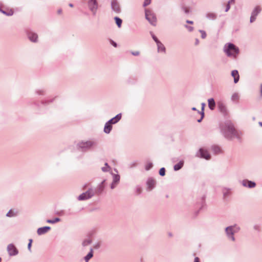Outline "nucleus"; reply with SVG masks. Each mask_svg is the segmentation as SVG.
Segmentation results:
<instances>
[{
    "mask_svg": "<svg viewBox=\"0 0 262 262\" xmlns=\"http://www.w3.org/2000/svg\"><path fill=\"white\" fill-rule=\"evenodd\" d=\"M221 133L224 136L228 139L237 138L239 139L243 134L241 130L236 129L233 124L230 121L226 122L221 127Z\"/></svg>",
    "mask_w": 262,
    "mask_h": 262,
    "instance_id": "1",
    "label": "nucleus"
},
{
    "mask_svg": "<svg viewBox=\"0 0 262 262\" xmlns=\"http://www.w3.org/2000/svg\"><path fill=\"white\" fill-rule=\"evenodd\" d=\"M223 51L226 55L232 59H236L239 54V49L232 43H226L223 47Z\"/></svg>",
    "mask_w": 262,
    "mask_h": 262,
    "instance_id": "2",
    "label": "nucleus"
},
{
    "mask_svg": "<svg viewBox=\"0 0 262 262\" xmlns=\"http://www.w3.org/2000/svg\"><path fill=\"white\" fill-rule=\"evenodd\" d=\"M240 229L239 226L236 224L226 227L225 229V233L228 239L232 242H234L235 241L234 234L239 232Z\"/></svg>",
    "mask_w": 262,
    "mask_h": 262,
    "instance_id": "3",
    "label": "nucleus"
},
{
    "mask_svg": "<svg viewBox=\"0 0 262 262\" xmlns=\"http://www.w3.org/2000/svg\"><path fill=\"white\" fill-rule=\"evenodd\" d=\"M96 142L92 140H88L79 142L77 144V147L82 151H86L92 149L96 146Z\"/></svg>",
    "mask_w": 262,
    "mask_h": 262,
    "instance_id": "4",
    "label": "nucleus"
},
{
    "mask_svg": "<svg viewBox=\"0 0 262 262\" xmlns=\"http://www.w3.org/2000/svg\"><path fill=\"white\" fill-rule=\"evenodd\" d=\"M145 17L149 23L152 26L156 25L157 18L155 14L150 10H145Z\"/></svg>",
    "mask_w": 262,
    "mask_h": 262,
    "instance_id": "5",
    "label": "nucleus"
},
{
    "mask_svg": "<svg viewBox=\"0 0 262 262\" xmlns=\"http://www.w3.org/2000/svg\"><path fill=\"white\" fill-rule=\"evenodd\" d=\"M94 194L95 192L94 190L92 188H90L86 192H83L79 195L78 197V200L79 201H84L88 200L94 196Z\"/></svg>",
    "mask_w": 262,
    "mask_h": 262,
    "instance_id": "6",
    "label": "nucleus"
},
{
    "mask_svg": "<svg viewBox=\"0 0 262 262\" xmlns=\"http://www.w3.org/2000/svg\"><path fill=\"white\" fill-rule=\"evenodd\" d=\"M261 11V8L260 6H256L254 7L251 12V15L250 18V23H253L256 20L257 16L260 13Z\"/></svg>",
    "mask_w": 262,
    "mask_h": 262,
    "instance_id": "7",
    "label": "nucleus"
},
{
    "mask_svg": "<svg viewBox=\"0 0 262 262\" xmlns=\"http://www.w3.org/2000/svg\"><path fill=\"white\" fill-rule=\"evenodd\" d=\"M88 5L90 11L94 15H95L98 7L97 0H89Z\"/></svg>",
    "mask_w": 262,
    "mask_h": 262,
    "instance_id": "8",
    "label": "nucleus"
},
{
    "mask_svg": "<svg viewBox=\"0 0 262 262\" xmlns=\"http://www.w3.org/2000/svg\"><path fill=\"white\" fill-rule=\"evenodd\" d=\"M196 156L205 159L206 160H209L210 159V155L208 151L207 150L203 148H201L199 149V150L196 154Z\"/></svg>",
    "mask_w": 262,
    "mask_h": 262,
    "instance_id": "9",
    "label": "nucleus"
},
{
    "mask_svg": "<svg viewBox=\"0 0 262 262\" xmlns=\"http://www.w3.org/2000/svg\"><path fill=\"white\" fill-rule=\"evenodd\" d=\"M7 251L10 256L16 255L18 251L13 244H10L7 246Z\"/></svg>",
    "mask_w": 262,
    "mask_h": 262,
    "instance_id": "10",
    "label": "nucleus"
},
{
    "mask_svg": "<svg viewBox=\"0 0 262 262\" xmlns=\"http://www.w3.org/2000/svg\"><path fill=\"white\" fill-rule=\"evenodd\" d=\"M111 8L112 10L116 13L121 12V8L117 0H112Z\"/></svg>",
    "mask_w": 262,
    "mask_h": 262,
    "instance_id": "11",
    "label": "nucleus"
},
{
    "mask_svg": "<svg viewBox=\"0 0 262 262\" xmlns=\"http://www.w3.org/2000/svg\"><path fill=\"white\" fill-rule=\"evenodd\" d=\"M242 185L249 188H253L256 186V183L254 182L248 180H244L241 182Z\"/></svg>",
    "mask_w": 262,
    "mask_h": 262,
    "instance_id": "12",
    "label": "nucleus"
},
{
    "mask_svg": "<svg viewBox=\"0 0 262 262\" xmlns=\"http://www.w3.org/2000/svg\"><path fill=\"white\" fill-rule=\"evenodd\" d=\"M122 114L121 113H119L117 114L115 117L107 121V124H110L111 125L116 124L120 120Z\"/></svg>",
    "mask_w": 262,
    "mask_h": 262,
    "instance_id": "13",
    "label": "nucleus"
},
{
    "mask_svg": "<svg viewBox=\"0 0 262 262\" xmlns=\"http://www.w3.org/2000/svg\"><path fill=\"white\" fill-rule=\"evenodd\" d=\"M51 229L50 227L45 226L43 227L39 228L37 230L38 235H41L48 232Z\"/></svg>",
    "mask_w": 262,
    "mask_h": 262,
    "instance_id": "14",
    "label": "nucleus"
},
{
    "mask_svg": "<svg viewBox=\"0 0 262 262\" xmlns=\"http://www.w3.org/2000/svg\"><path fill=\"white\" fill-rule=\"evenodd\" d=\"M217 107L219 111L222 113H226L227 112V108L225 104L221 102H218L217 103Z\"/></svg>",
    "mask_w": 262,
    "mask_h": 262,
    "instance_id": "15",
    "label": "nucleus"
},
{
    "mask_svg": "<svg viewBox=\"0 0 262 262\" xmlns=\"http://www.w3.org/2000/svg\"><path fill=\"white\" fill-rule=\"evenodd\" d=\"M155 181L154 179L151 178L148 179L146 182L148 190H151L153 189L155 187Z\"/></svg>",
    "mask_w": 262,
    "mask_h": 262,
    "instance_id": "16",
    "label": "nucleus"
},
{
    "mask_svg": "<svg viewBox=\"0 0 262 262\" xmlns=\"http://www.w3.org/2000/svg\"><path fill=\"white\" fill-rule=\"evenodd\" d=\"M208 107L210 110L213 111L215 107V102L213 98H209L208 99Z\"/></svg>",
    "mask_w": 262,
    "mask_h": 262,
    "instance_id": "17",
    "label": "nucleus"
},
{
    "mask_svg": "<svg viewBox=\"0 0 262 262\" xmlns=\"http://www.w3.org/2000/svg\"><path fill=\"white\" fill-rule=\"evenodd\" d=\"M231 75L234 78V83H237L238 81L239 78L238 71L236 70H233L231 72Z\"/></svg>",
    "mask_w": 262,
    "mask_h": 262,
    "instance_id": "18",
    "label": "nucleus"
},
{
    "mask_svg": "<svg viewBox=\"0 0 262 262\" xmlns=\"http://www.w3.org/2000/svg\"><path fill=\"white\" fill-rule=\"evenodd\" d=\"M157 48H158V52H161L165 53L166 51L165 48L163 44L160 41L158 42L157 43Z\"/></svg>",
    "mask_w": 262,
    "mask_h": 262,
    "instance_id": "19",
    "label": "nucleus"
},
{
    "mask_svg": "<svg viewBox=\"0 0 262 262\" xmlns=\"http://www.w3.org/2000/svg\"><path fill=\"white\" fill-rule=\"evenodd\" d=\"M29 39L32 42H36L38 38V36L36 33H30L28 34Z\"/></svg>",
    "mask_w": 262,
    "mask_h": 262,
    "instance_id": "20",
    "label": "nucleus"
},
{
    "mask_svg": "<svg viewBox=\"0 0 262 262\" xmlns=\"http://www.w3.org/2000/svg\"><path fill=\"white\" fill-rule=\"evenodd\" d=\"M112 129V126L110 124H107L106 122L104 127V132L106 134H109Z\"/></svg>",
    "mask_w": 262,
    "mask_h": 262,
    "instance_id": "21",
    "label": "nucleus"
},
{
    "mask_svg": "<svg viewBox=\"0 0 262 262\" xmlns=\"http://www.w3.org/2000/svg\"><path fill=\"white\" fill-rule=\"evenodd\" d=\"M184 165V161L181 160L179 161L178 163L175 164L173 166V169L175 171H178L181 169V168Z\"/></svg>",
    "mask_w": 262,
    "mask_h": 262,
    "instance_id": "22",
    "label": "nucleus"
},
{
    "mask_svg": "<svg viewBox=\"0 0 262 262\" xmlns=\"http://www.w3.org/2000/svg\"><path fill=\"white\" fill-rule=\"evenodd\" d=\"M93 256V250L91 248L89 253L84 257L85 262H89V260Z\"/></svg>",
    "mask_w": 262,
    "mask_h": 262,
    "instance_id": "23",
    "label": "nucleus"
},
{
    "mask_svg": "<svg viewBox=\"0 0 262 262\" xmlns=\"http://www.w3.org/2000/svg\"><path fill=\"white\" fill-rule=\"evenodd\" d=\"M206 17L210 20H214L216 18V15L212 12L208 13L206 14Z\"/></svg>",
    "mask_w": 262,
    "mask_h": 262,
    "instance_id": "24",
    "label": "nucleus"
},
{
    "mask_svg": "<svg viewBox=\"0 0 262 262\" xmlns=\"http://www.w3.org/2000/svg\"><path fill=\"white\" fill-rule=\"evenodd\" d=\"M211 150L215 154H219L221 152V149L220 147L217 146H212L211 147Z\"/></svg>",
    "mask_w": 262,
    "mask_h": 262,
    "instance_id": "25",
    "label": "nucleus"
},
{
    "mask_svg": "<svg viewBox=\"0 0 262 262\" xmlns=\"http://www.w3.org/2000/svg\"><path fill=\"white\" fill-rule=\"evenodd\" d=\"M231 100L233 101H237L239 99V96L238 93H233L231 97Z\"/></svg>",
    "mask_w": 262,
    "mask_h": 262,
    "instance_id": "26",
    "label": "nucleus"
},
{
    "mask_svg": "<svg viewBox=\"0 0 262 262\" xmlns=\"http://www.w3.org/2000/svg\"><path fill=\"white\" fill-rule=\"evenodd\" d=\"M230 188H224L222 190L224 196L225 197L228 196L230 193Z\"/></svg>",
    "mask_w": 262,
    "mask_h": 262,
    "instance_id": "27",
    "label": "nucleus"
},
{
    "mask_svg": "<svg viewBox=\"0 0 262 262\" xmlns=\"http://www.w3.org/2000/svg\"><path fill=\"white\" fill-rule=\"evenodd\" d=\"M17 215V212H14V211L10 210L9 211V212L7 213L6 216L7 217H14L15 216Z\"/></svg>",
    "mask_w": 262,
    "mask_h": 262,
    "instance_id": "28",
    "label": "nucleus"
},
{
    "mask_svg": "<svg viewBox=\"0 0 262 262\" xmlns=\"http://www.w3.org/2000/svg\"><path fill=\"white\" fill-rule=\"evenodd\" d=\"M114 19L115 20L116 23L118 27L120 28L121 26L122 23V19H120V18H119L118 17H115L114 18Z\"/></svg>",
    "mask_w": 262,
    "mask_h": 262,
    "instance_id": "29",
    "label": "nucleus"
},
{
    "mask_svg": "<svg viewBox=\"0 0 262 262\" xmlns=\"http://www.w3.org/2000/svg\"><path fill=\"white\" fill-rule=\"evenodd\" d=\"M60 221V219L59 218L56 217L53 220H48L47 221V222L48 223L54 224V223L59 222Z\"/></svg>",
    "mask_w": 262,
    "mask_h": 262,
    "instance_id": "30",
    "label": "nucleus"
},
{
    "mask_svg": "<svg viewBox=\"0 0 262 262\" xmlns=\"http://www.w3.org/2000/svg\"><path fill=\"white\" fill-rule=\"evenodd\" d=\"M110 167L108 166V164L107 163H105V164H104V167H102L101 168V170L103 171V172H107V171H108L110 169Z\"/></svg>",
    "mask_w": 262,
    "mask_h": 262,
    "instance_id": "31",
    "label": "nucleus"
},
{
    "mask_svg": "<svg viewBox=\"0 0 262 262\" xmlns=\"http://www.w3.org/2000/svg\"><path fill=\"white\" fill-rule=\"evenodd\" d=\"M113 181L115 182H118L119 183V181H120V176L118 174H113Z\"/></svg>",
    "mask_w": 262,
    "mask_h": 262,
    "instance_id": "32",
    "label": "nucleus"
},
{
    "mask_svg": "<svg viewBox=\"0 0 262 262\" xmlns=\"http://www.w3.org/2000/svg\"><path fill=\"white\" fill-rule=\"evenodd\" d=\"M91 243H92V240L90 239H87L83 242L82 245L83 246H87L91 244Z\"/></svg>",
    "mask_w": 262,
    "mask_h": 262,
    "instance_id": "33",
    "label": "nucleus"
},
{
    "mask_svg": "<svg viewBox=\"0 0 262 262\" xmlns=\"http://www.w3.org/2000/svg\"><path fill=\"white\" fill-rule=\"evenodd\" d=\"M159 174L161 176H164L165 174V169L164 167L161 168L159 170Z\"/></svg>",
    "mask_w": 262,
    "mask_h": 262,
    "instance_id": "34",
    "label": "nucleus"
},
{
    "mask_svg": "<svg viewBox=\"0 0 262 262\" xmlns=\"http://www.w3.org/2000/svg\"><path fill=\"white\" fill-rule=\"evenodd\" d=\"M199 32L201 34V37L202 38L204 39L206 37V33L204 30H199Z\"/></svg>",
    "mask_w": 262,
    "mask_h": 262,
    "instance_id": "35",
    "label": "nucleus"
},
{
    "mask_svg": "<svg viewBox=\"0 0 262 262\" xmlns=\"http://www.w3.org/2000/svg\"><path fill=\"white\" fill-rule=\"evenodd\" d=\"M151 3V0H144V2L143 3V7H146L149 5Z\"/></svg>",
    "mask_w": 262,
    "mask_h": 262,
    "instance_id": "36",
    "label": "nucleus"
},
{
    "mask_svg": "<svg viewBox=\"0 0 262 262\" xmlns=\"http://www.w3.org/2000/svg\"><path fill=\"white\" fill-rule=\"evenodd\" d=\"M152 167V164L151 163H149L146 164L145 166L146 170H148L150 169Z\"/></svg>",
    "mask_w": 262,
    "mask_h": 262,
    "instance_id": "37",
    "label": "nucleus"
},
{
    "mask_svg": "<svg viewBox=\"0 0 262 262\" xmlns=\"http://www.w3.org/2000/svg\"><path fill=\"white\" fill-rule=\"evenodd\" d=\"M184 27L188 29V30L189 31V32H192L193 30V28L191 26H189L187 25H185L184 26Z\"/></svg>",
    "mask_w": 262,
    "mask_h": 262,
    "instance_id": "38",
    "label": "nucleus"
},
{
    "mask_svg": "<svg viewBox=\"0 0 262 262\" xmlns=\"http://www.w3.org/2000/svg\"><path fill=\"white\" fill-rule=\"evenodd\" d=\"M118 184V182H115L113 181V182L111 184V189H114V188H115Z\"/></svg>",
    "mask_w": 262,
    "mask_h": 262,
    "instance_id": "39",
    "label": "nucleus"
},
{
    "mask_svg": "<svg viewBox=\"0 0 262 262\" xmlns=\"http://www.w3.org/2000/svg\"><path fill=\"white\" fill-rule=\"evenodd\" d=\"M118 184V182H115L113 181V182L111 184V189H114V188H115Z\"/></svg>",
    "mask_w": 262,
    "mask_h": 262,
    "instance_id": "40",
    "label": "nucleus"
},
{
    "mask_svg": "<svg viewBox=\"0 0 262 262\" xmlns=\"http://www.w3.org/2000/svg\"><path fill=\"white\" fill-rule=\"evenodd\" d=\"M182 9L186 14H188L190 12L189 9L186 7H183Z\"/></svg>",
    "mask_w": 262,
    "mask_h": 262,
    "instance_id": "41",
    "label": "nucleus"
},
{
    "mask_svg": "<svg viewBox=\"0 0 262 262\" xmlns=\"http://www.w3.org/2000/svg\"><path fill=\"white\" fill-rule=\"evenodd\" d=\"M152 38L155 40V41L157 43L160 41L158 39V38L156 37V36L152 33H151Z\"/></svg>",
    "mask_w": 262,
    "mask_h": 262,
    "instance_id": "42",
    "label": "nucleus"
},
{
    "mask_svg": "<svg viewBox=\"0 0 262 262\" xmlns=\"http://www.w3.org/2000/svg\"><path fill=\"white\" fill-rule=\"evenodd\" d=\"M32 242V239H29V243L28 245V248L29 250H30V251H31V247Z\"/></svg>",
    "mask_w": 262,
    "mask_h": 262,
    "instance_id": "43",
    "label": "nucleus"
},
{
    "mask_svg": "<svg viewBox=\"0 0 262 262\" xmlns=\"http://www.w3.org/2000/svg\"><path fill=\"white\" fill-rule=\"evenodd\" d=\"M132 54L134 56H138L140 54L139 51H135V52H132Z\"/></svg>",
    "mask_w": 262,
    "mask_h": 262,
    "instance_id": "44",
    "label": "nucleus"
},
{
    "mask_svg": "<svg viewBox=\"0 0 262 262\" xmlns=\"http://www.w3.org/2000/svg\"><path fill=\"white\" fill-rule=\"evenodd\" d=\"M204 116V112H201V118L200 119L198 120V122H200L202 121V119L203 118Z\"/></svg>",
    "mask_w": 262,
    "mask_h": 262,
    "instance_id": "45",
    "label": "nucleus"
},
{
    "mask_svg": "<svg viewBox=\"0 0 262 262\" xmlns=\"http://www.w3.org/2000/svg\"><path fill=\"white\" fill-rule=\"evenodd\" d=\"M136 191L138 194L140 193L141 192V188L140 187H137L136 188Z\"/></svg>",
    "mask_w": 262,
    "mask_h": 262,
    "instance_id": "46",
    "label": "nucleus"
},
{
    "mask_svg": "<svg viewBox=\"0 0 262 262\" xmlns=\"http://www.w3.org/2000/svg\"><path fill=\"white\" fill-rule=\"evenodd\" d=\"M111 44H112L114 47H117V43H116V42H115V41H114L113 40H111Z\"/></svg>",
    "mask_w": 262,
    "mask_h": 262,
    "instance_id": "47",
    "label": "nucleus"
},
{
    "mask_svg": "<svg viewBox=\"0 0 262 262\" xmlns=\"http://www.w3.org/2000/svg\"><path fill=\"white\" fill-rule=\"evenodd\" d=\"M230 8V5H229V4H228L227 5V7H226V8L225 11H226V12H227V11L229 10Z\"/></svg>",
    "mask_w": 262,
    "mask_h": 262,
    "instance_id": "48",
    "label": "nucleus"
},
{
    "mask_svg": "<svg viewBox=\"0 0 262 262\" xmlns=\"http://www.w3.org/2000/svg\"><path fill=\"white\" fill-rule=\"evenodd\" d=\"M194 262H200V259L199 257H196L194 258Z\"/></svg>",
    "mask_w": 262,
    "mask_h": 262,
    "instance_id": "49",
    "label": "nucleus"
},
{
    "mask_svg": "<svg viewBox=\"0 0 262 262\" xmlns=\"http://www.w3.org/2000/svg\"><path fill=\"white\" fill-rule=\"evenodd\" d=\"M104 182H105V180H103V181L102 182V183H101V185H100V188L101 189V190H102V189H103L102 185L104 184Z\"/></svg>",
    "mask_w": 262,
    "mask_h": 262,
    "instance_id": "50",
    "label": "nucleus"
},
{
    "mask_svg": "<svg viewBox=\"0 0 262 262\" xmlns=\"http://www.w3.org/2000/svg\"><path fill=\"white\" fill-rule=\"evenodd\" d=\"M186 23H188V24H193V22L192 21H191V20H187Z\"/></svg>",
    "mask_w": 262,
    "mask_h": 262,
    "instance_id": "51",
    "label": "nucleus"
},
{
    "mask_svg": "<svg viewBox=\"0 0 262 262\" xmlns=\"http://www.w3.org/2000/svg\"><path fill=\"white\" fill-rule=\"evenodd\" d=\"M260 95L262 97V83L260 84Z\"/></svg>",
    "mask_w": 262,
    "mask_h": 262,
    "instance_id": "52",
    "label": "nucleus"
},
{
    "mask_svg": "<svg viewBox=\"0 0 262 262\" xmlns=\"http://www.w3.org/2000/svg\"><path fill=\"white\" fill-rule=\"evenodd\" d=\"M199 43V39H195V45H198Z\"/></svg>",
    "mask_w": 262,
    "mask_h": 262,
    "instance_id": "53",
    "label": "nucleus"
},
{
    "mask_svg": "<svg viewBox=\"0 0 262 262\" xmlns=\"http://www.w3.org/2000/svg\"><path fill=\"white\" fill-rule=\"evenodd\" d=\"M204 105H205V104L202 103V112H203Z\"/></svg>",
    "mask_w": 262,
    "mask_h": 262,
    "instance_id": "54",
    "label": "nucleus"
},
{
    "mask_svg": "<svg viewBox=\"0 0 262 262\" xmlns=\"http://www.w3.org/2000/svg\"><path fill=\"white\" fill-rule=\"evenodd\" d=\"M13 14V12H11L10 13H8L7 15H12Z\"/></svg>",
    "mask_w": 262,
    "mask_h": 262,
    "instance_id": "55",
    "label": "nucleus"
},
{
    "mask_svg": "<svg viewBox=\"0 0 262 262\" xmlns=\"http://www.w3.org/2000/svg\"><path fill=\"white\" fill-rule=\"evenodd\" d=\"M2 13H4V14H6L7 15V14H8V13H6L5 11H3H3H2Z\"/></svg>",
    "mask_w": 262,
    "mask_h": 262,
    "instance_id": "56",
    "label": "nucleus"
},
{
    "mask_svg": "<svg viewBox=\"0 0 262 262\" xmlns=\"http://www.w3.org/2000/svg\"><path fill=\"white\" fill-rule=\"evenodd\" d=\"M2 13H4V14H6L7 15V14H8V13H6L5 11H3H3H2Z\"/></svg>",
    "mask_w": 262,
    "mask_h": 262,
    "instance_id": "57",
    "label": "nucleus"
},
{
    "mask_svg": "<svg viewBox=\"0 0 262 262\" xmlns=\"http://www.w3.org/2000/svg\"><path fill=\"white\" fill-rule=\"evenodd\" d=\"M259 125H260V126H261V127H262V122H259Z\"/></svg>",
    "mask_w": 262,
    "mask_h": 262,
    "instance_id": "58",
    "label": "nucleus"
},
{
    "mask_svg": "<svg viewBox=\"0 0 262 262\" xmlns=\"http://www.w3.org/2000/svg\"><path fill=\"white\" fill-rule=\"evenodd\" d=\"M192 110L193 111H196V108H195V107H192Z\"/></svg>",
    "mask_w": 262,
    "mask_h": 262,
    "instance_id": "59",
    "label": "nucleus"
},
{
    "mask_svg": "<svg viewBox=\"0 0 262 262\" xmlns=\"http://www.w3.org/2000/svg\"><path fill=\"white\" fill-rule=\"evenodd\" d=\"M70 7H72L73 5L72 4H69Z\"/></svg>",
    "mask_w": 262,
    "mask_h": 262,
    "instance_id": "60",
    "label": "nucleus"
},
{
    "mask_svg": "<svg viewBox=\"0 0 262 262\" xmlns=\"http://www.w3.org/2000/svg\"><path fill=\"white\" fill-rule=\"evenodd\" d=\"M98 247H99V245H96V246H95V248H98Z\"/></svg>",
    "mask_w": 262,
    "mask_h": 262,
    "instance_id": "61",
    "label": "nucleus"
},
{
    "mask_svg": "<svg viewBox=\"0 0 262 262\" xmlns=\"http://www.w3.org/2000/svg\"><path fill=\"white\" fill-rule=\"evenodd\" d=\"M58 13H61V10H58Z\"/></svg>",
    "mask_w": 262,
    "mask_h": 262,
    "instance_id": "62",
    "label": "nucleus"
},
{
    "mask_svg": "<svg viewBox=\"0 0 262 262\" xmlns=\"http://www.w3.org/2000/svg\"><path fill=\"white\" fill-rule=\"evenodd\" d=\"M169 236H172L171 233H169Z\"/></svg>",
    "mask_w": 262,
    "mask_h": 262,
    "instance_id": "63",
    "label": "nucleus"
},
{
    "mask_svg": "<svg viewBox=\"0 0 262 262\" xmlns=\"http://www.w3.org/2000/svg\"><path fill=\"white\" fill-rule=\"evenodd\" d=\"M3 11L1 9H0V11L2 12Z\"/></svg>",
    "mask_w": 262,
    "mask_h": 262,
    "instance_id": "64",
    "label": "nucleus"
}]
</instances>
